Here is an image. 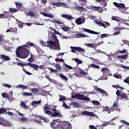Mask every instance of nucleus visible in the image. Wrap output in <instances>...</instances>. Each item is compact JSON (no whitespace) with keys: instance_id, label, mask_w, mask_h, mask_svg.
I'll use <instances>...</instances> for the list:
<instances>
[{"instance_id":"64","label":"nucleus","mask_w":129,"mask_h":129,"mask_svg":"<svg viewBox=\"0 0 129 129\" xmlns=\"http://www.w3.org/2000/svg\"><path fill=\"white\" fill-rule=\"evenodd\" d=\"M89 127L90 129H97V128H96V127L94 126L93 125H90Z\"/></svg>"},{"instance_id":"45","label":"nucleus","mask_w":129,"mask_h":129,"mask_svg":"<svg viewBox=\"0 0 129 129\" xmlns=\"http://www.w3.org/2000/svg\"><path fill=\"white\" fill-rule=\"evenodd\" d=\"M28 15L30 16V17H35L36 16V14L35 13L32 11H30L28 12Z\"/></svg>"},{"instance_id":"34","label":"nucleus","mask_w":129,"mask_h":129,"mask_svg":"<svg viewBox=\"0 0 129 129\" xmlns=\"http://www.w3.org/2000/svg\"><path fill=\"white\" fill-rule=\"evenodd\" d=\"M2 97H3V98H8V99L10 100V98H9V95L7 94V93H6L5 92L2 94Z\"/></svg>"},{"instance_id":"42","label":"nucleus","mask_w":129,"mask_h":129,"mask_svg":"<svg viewBox=\"0 0 129 129\" xmlns=\"http://www.w3.org/2000/svg\"><path fill=\"white\" fill-rule=\"evenodd\" d=\"M18 25L19 28H23V27H24V23H23L20 21H18Z\"/></svg>"},{"instance_id":"53","label":"nucleus","mask_w":129,"mask_h":129,"mask_svg":"<svg viewBox=\"0 0 129 129\" xmlns=\"http://www.w3.org/2000/svg\"><path fill=\"white\" fill-rule=\"evenodd\" d=\"M65 100H66V97L62 96L59 99L58 101H65Z\"/></svg>"},{"instance_id":"31","label":"nucleus","mask_w":129,"mask_h":129,"mask_svg":"<svg viewBox=\"0 0 129 129\" xmlns=\"http://www.w3.org/2000/svg\"><path fill=\"white\" fill-rule=\"evenodd\" d=\"M41 102H42V101H41V100L37 101H33L32 102L31 104L32 106H34V105H35V104H39L41 103Z\"/></svg>"},{"instance_id":"17","label":"nucleus","mask_w":129,"mask_h":129,"mask_svg":"<svg viewBox=\"0 0 129 129\" xmlns=\"http://www.w3.org/2000/svg\"><path fill=\"white\" fill-rule=\"evenodd\" d=\"M61 17L63 18L64 19H67L68 21H71V20H73V16L71 15H68L67 14H61Z\"/></svg>"},{"instance_id":"1","label":"nucleus","mask_w":129,"mask_h":129,"mask_svg":"<svg viewBox=\"0 0 129 129\" xmlns=\"http://www.w3.org/2000/svg\"><path fill=\"white\" fill-rule=\"evenodd\" d=\"M29 46L34 48L37 46L36 45L32 42H26V45L19 46L16 50V55L18 58H21V59L28 58L29 55H30V51L26 48H29Z\"/></svg>"},{"instance_id":"39","label":"nucleus","mask_w":129,"mask_h":129,"mask_svg":"<svg viewBox=\"0 0 129 129\" xmlns=\"http://www.w3.org/2000/svg\"><path fill=\"white\" fill-rule=\"evenodd\" d=\"M74 61L78 64H82V61L77 58H75Z\"/></svg>"},{"instance_id":"14","label":"nucleus","mask_w":129,"mask_h":129,"mask_svg":"<svg viewBox=\"0 0 129 129\" xmlns=\"http://www.w3.org/2000/svg\"><path fill=\"white\" fill-rule=\"evenodd\" d=\"M50 125L51 127L56 128V127H58V125H60V123L57 122V120H53L52 122L50 123Z\"/></svg>"},{"instance_id":"13","label":"nucleus","mask_w":129,"mask_h":129,"mask_svg":"<svg viewBox=\"0 0 129 129\" xmlns=\"http://www.w3.org/2000/svg\"><path fill=\"white\" fill-rule=\"evenodd\" d=\"M83 31L89 33V34H92L93 35H98V32L91 30L90 29H87L86 28H82Z\"/></svg>"},{"instance_id":"62","label":"nucleus","mask_w":129,"mask_h":129,"mask_svg":"<svg viewBox=\"0 0 129 129\" xmlns=\"http://www.w3.org/2000/svg\"><path fill=\"white\" fill-rule=\"evenodd\" d=\"M101 80H107V76L104 77V76H101L100 78Z\"/></svg>"},{"instance_id":"12","label":"nucleus","mask_w":129,"mask_h":129,"mask_svg":"<svg viewBox=\"0 0 129 129\" xmlns=\"http://www.w3.org/2000/svg\"><path fill=\"white\" fill-rule=\"evenodd\" d=\"M91 10H94L95 12H99V13H102L103 12V9L96 6H91Z\"/></svg>"},{"instance_id":"54","label":"nucleus","mask_w":129,"mask_h":129,"mask_svg":"<svg viewBox=\"0 0 129 129\" xmlns=\"http://www.w3.org/2000/svg\"><path fill=\"white\" fill-rule=\"evenodd\" d=\"M92 103L95 105H99V102H98V101H92Z\"/></svg>"},{"instance_id":"29","label":"nucleus","mask_w":129,"mask_h":129,"mask_svg":"<svg viewBox=\"0 0 129 129\" xmlns=\"http://www.w3.org/2000/svg\"><path fill=\"white\" fill-rule=\"evenodd\" d=\"M1 58H2V59H3L4 60H11V58H10L9 56L5 55L4 54H2L1 55Z\"/></svg>"},{"instance_id":"27","label":"nucleus","mask_w":129,"mask_h":129,"mask_svg":"<svg viewBox=\"0 0 129 129\" xmlns=\"http://www.w3.org/2000/svg\"><path fill=\"white\" fill-rule=\"evenodd\" d=\"M75 10H77V11H85V8L80 7L79 6H76L75 7Z\"/></svg>"},{"instance_id":"57","label":"nucleus","mask_w":129,"mask_h":129,"mask_svg":"<svg viewBox=\"0 0 129 129\" xmlns=\"http://www.w3.org/2000/svg\"><path fill=\"white\" fill-rule=\"evenodd\" d=\"M62 30H63V31H64V32H67L68 31H69V28L65 27V26H63L62 28H61Z\"/></svg>"},{"instance_id":"28","label":"nucleus","mask_w":129,"mask_h":129,"mask_svg":"<svg viewBox=\"0 0 129 129\" xmlns=\"http://www.w3.org/2000/svg\"><path fill=\"white\" fill-rule=\"evenodd\" d=\"M5 112H7V109L6 108L3 107L0 108V114H4Z\"/></svg>"},{"instance_id":"55","label":"nucleus","mask_w":129,"mask_h":129,"mask_svg":"<svg viewBox=\"0 0 129 129\" xmlns=\"http://www.w3.org/2000/svg\"><path fill=\"white\" fill-rule=\"evenodd\" d=\"M15 5L18 9H21L22 8V4L21 3H18L17 2L15 3Z\"/></svg>"},{"instance_id":"41","label":"nucleus","mask_w":129,"mask_h":129,"mask_svg":"<svg viewBox=\"0 0 129 129\" xmlns=\"http://www.w3.org/2000/svg\"><path fill=\"white\" fill-rule=\"evenodd\" d=\"M28 61L29 62V63H33V62H34V57L31 55V57L28 59Z\"/></svg>"},{"instance_id":"9","label":"nucleus","mask_w":129,"mask_h":129,"mask_svg":"<svg viewBox=\"0 0 129 129\" xmlns=\"http://www.w3.org/2000/svg\"><path fill=\"white\" fill-rule=\"evenodd\" d=\"M113 4L116 8H118L119 10H120V9H124V11H126V10H127V8H125V5L123 3H117L116 2H114Z\"/></svg>"},{"instance_id":"59","label":"nucleus","mask_w":129,"mask_h":129,"mask_svg":"<svg viewBox=\"0 0 129 129\" xmlns=\"http://www.w3.org/2000/svg\"><path fill=\"white\" fill-rule=\"evenodd\" d=\"M53 32H54V33L55 35H59V36H61V33H59V32L56 31L55 29H53Z\"/></svg>"},{"instance_id":"38","label":"nucleus","mask_w":129,"mask_h":129,"mask_svg":"<svg viewBox=\"0 0 129 129\" xmlns=\"http://www.w3.org/2000/svg\"><path fill=\"white\" fill-rule=\"evenodd\" d=\"M54 67L57 70H61V66L59 63H55Z\"/></svg>"},{"instance_id":"33","label":"nucleus","mask_w":129,"mask_h":129,"mask_svg":"<svg viewBox=\"0 0 129 129\" xmlns=\"http://www.w3.org/2000/svg\"><path fill=\"white\" fill-rule=\"evenodd\" d=\"M89 67H90L91 68H96L97 69H99V68H100V67L95 64H91L89 66Z\"/></svg>"},{"instance_id":"56","label":"nucleus","mask_w":129,"mask_h":129,"mask_svg":"<svg viewBox=\"0 0 129 129\" xmlns=\"http://www.w3.org/2000/svg\"><path fill=\"white\" fill-rule=\"evenodd\" d=\"M100 37L103 39V38H107V37H108V35H107V34H103L100 35Z\"/></svg>"},{"instance_id":"2","label":"nucleus","mask_w":129,"mask_h":129,"mask_svg":"<svg viewBox=\"0 0 129 129\" xmlns=\"http://www.w3.org/2000/svg\"><path fill=\"white\" fill-rule=\"evenodd\" d=\"M46 43L47 47H49L50 48V50H59L60 49H61L59 42H56V41L49 40L47 41Z\"/></svg>"},{"instance_id":"40","label":"nucleus","mask_w":129,"mask_h":129,"mask_svg":"<svg viewBox=\"0 0 129 129\" xmlns=\"http://www.w3.org/2000/svg\"><path fill=\"white\" fill-rule=\"evenodd\" d=\"M23 96H32L33 94L31 93L25 92L22 94Z\"/></svg>"},{"instance_id":"47","label":"nucleus","mask_w":129,"mask_h":129,"mask_svg":"<svg viewBox=\"0 0 129 129\" xmlns=\"http://www.w3.org/2000/svg\"><path fill=\"white\" fill-rule=\"evenodd\" d=\"M44 112H45V113H46V114H48V115H50L52 116V113H53L52 111H50L49 110H46V111H44Z\"/></svg>"},{"instance_id":"52","label":"nucleus","mask_w":129,"mask_h":129,"mask_svg":"<svg viewBox=\"0 0 129 129\" xmlns=\"http://www.w3.org/2000/svg\"><path fill=\"white\" fill-rule=\"evenodd\" d=\"M62 107L66 109H68V108H69V106H68V105L66 104V103H65V102H63Z\"/></svg>"},{"instance_id":"44","label":"nucleus","mask_w":129,"mask_h":129,"mask_svg":"<svg viewBox=\"0 0 129 129\" xmlns=\"http://www.w3.org/2000/svg\"><path fill=\"white\" fill-rule=\"evenodd\" d=\"M31 92L32 93H37V92H39V90L37 88H32L31 89Z\"/></svg>"},{"instance_id":"4","label":"nucleus","mask_w":129,"mask_h":129,"mask_svg":"<svg viewBox=\"0 0 129 129\" xmlns=\"http://www.w3.org/2000/svg\"><path fill=\"white\" fill-rule=\"evenodd\" d=\"M72 98H76V99H80L81 100H84L85 101H89V100H90V98L88 97H85L83 95H80L78 93L72 95Z\"/></svg>"},{"instance_id":"37","label":"nucleus","mask_w":129,"mask_h":129,"mask_svg":"<svg viewBox=\"0 0 129 129\" xmlns=\"http://www.w3.org/2000/svg\"><path fill=\"white\" fill-rule=\"evenodd\" d=\"M120 97H121V98H122V99H126V98H127V96L126 95H125V93L122 92V94L120 95Z\"/></svg>"},{"instance_id":"8","label":"nucleus","mask_w":129,"mask_h":129,"mask_svg":"<svg viewBox=\"0 0 129 129\" xmlns=\"http://www.w3.org/2000/svg\"><path fill=\"white\" fill-rule=\"evenodd\" d=\"M52 110V117H61L62 116V114L60 113V111L59 110H57L55 108L51 109Z\"/></svg>"},{"instance_id":"23","label":"nucleus","mask_w":129,"mask_h":129,"mask_svg":"<svg viewBox=\"0 0 129 129\" xmlns=\"http://www.w3.org/2000/svg\"><path fill=\"white\" fill-rule=\"evenodd\" d=\"M42 15L43 16H44V17H47V18H53V15L51 14H49L48 13H41Z\"/></svg>"},{"instance_id":"60","label":"nucleus","mask_w":129,"mask_h":129,"mask_svg":"<svg viewBox=\"0 0 129 129\" xmlns=\"http://www.w3.org/2000/svg\"><path fill=\"white\" fill-rule=\"evenodd\" d=\"M103 110L104 111H107V110H109V107L108 106L103 107Z\"/></svg>"},{"instance_id":"10","label":"nucleus","mask_w":129,"mask_h":129,"mask_svg":"<svg viewBox=\"0 0 129 129\" xmlns=\"http://www.w3.org/2000/svg\"><path fill=\"white\" fill-rule=\"evenodd\" d=\"M82 115H86V116H93L94 117L95 116V114L92 112H88L87 111H84L82 112Z\"/></svg>"},{"instance_id":"61","label":"nucleus","mask_w":129,"mask_h":129,"mask_svg":"<svg viewBox=\"0 0 129 129\" xmlns=\"http://www.w3.org/2000/svg\"><path fill=\"white\" fill-rule=\"evenodd\" d=\"M4 86L5 87H7L8 88H12V86L11 85L8 84H4Z\"/></svg>"},{"instance_id":"51","label":"nucleus","mask_w":129,"mask_h":129,"mask_svg":"<svg viewBox=\"0 0 129 129\" xmlns=\"http://www.w3.org/2000/svg\"><path fill=\"white\" fill-rule=\"evenodd\" d=\"M112 21H116V22H120L119 19H117V17L116 16H113L111 18Z\"/></svg>"},{"instance_id":"58","label":"nucleus","mask_w":129,"mask_h":129,"mask_svg":"<svg viewBox=\"0 0 129 129\" xmlns=\"http://www.w3.org/2000/svg\"><path fill=\"white\" fill-rule=\"evenodd\" d=\"M116 94L117 96H120V95H121V91L118 90H117V91L116 92Z\"/></svg>"},{"instance_id":"19","label":"nucleus","mask_w":129,"mask_h":129,"mask_svg":"<svg viewBox=\"0 0 129 129\" xmlns=\"http://www.w3.org/2000/svg\"><path fill=\"white\" fill-rule=\"evenodd\" d=\"M1 125H3V126H10L11 123L9 121L5 120V119H4Z\"/></svg>"},{"instance_id":"7","label":"nucleus","mask_w":129,"mask_h":129,"mask_svg":"<svg viewBox=\"0 0 129 129\" xmlns=\"http://www.w3.org/2000/svg\"><path fill=\"white\" fill-rule=\"evenodd\" d=\"M103 44V41L101 42H98L97 43H85V46L87 47H89V48H93V49H95L98 46H99Z\"/></svg>"},{"instance_id":"3","label":"nucleus","mask_w":129,"mask_h":129,"mask_svg":"<svg viewBox=\"0 0 129 129\" xmlns=\"http://www.w3.org/2000/svg\"><path fill=\"white\" fill-rule=\"evenodd\" d=\"M17 66H30L31 68H34L35 71H38V69H39V66L38 64H36L35 63H23L22 62H17Z\"/></svg>"},{"instance_id":"20","label":"nucleus","mask_w":129,"mask_h":129,"mask_svg":"<svg viewBox=\"0 0 129 129\" xmlns=\"http://www.w3.org/2000/svg\"><path fill=\"white\" fill-rule=\"evenodd\" d=\"M5 14H7V15H9V13H8V12L4 11V14H0V19H9V16H7Z\"/></svg>"},{"instance_id":"18","label":"nucleus","mask_w":129,"mask_h":129,"mask_svg":"<svg viewBox=\"0 0 129 129\" xmlns=\"http://www.w3.org/2000/svg\"><path fill=\"white\" fill-rule=\"evenodd\" d=\"M85 20L83 19L79 18L76 20V23L78 25H81L82 24H84Z\"/></svg>"},{"instance_id":"25","label":"nucleus","mask_w":129,"mask_h":129,"mask_svg":"<svg viewBox=\"0 0 129 129\" xmlns=\"http://www.w3.org/2000/svg\"><path fill=\"white\" fill-rule=\"evenodd\" d=\"M128 57L127 54L124 55H118L117 56V59H122L123 60H124L126 59V57Z\"/></svg>"},{"instance_id":"46","label":"nucleus","mask_w":129,"mask_h":129,"mask_svg":"<svg viewBox=\"0 0 129 129\" xmlns=\"http://www.w3.org/2000/svg\"><path fill=\"white\" fill-rule=\"evenodd\" d=\"M52 40H54V41H58V38H57V36L55 35V34L52 33Z\"/></svg>"},{"instance_id":"35","label":"nucleus","mask_w":129,"mask_h":129,"mask_svg":"<svg viewBox=\"0 0 129 129\" xmlns=\"http://www.w3.org/2000/svg\"><path fill=\"white\" fill-rule=\"evenodd\" d=\"M9 12H10L12 14H14L15 13H17V12H18V10L16 9L10 8L9 9Z\"/></svg>"},{"instance_id":"5","label":"nucleus","mask_w":129,"mask_h":129,"mask_svg":"<svg viewBox=\"0 0 129 129\" xmlns=\"http://www.w3.org/2000/svg\"><path fill=\"white\" fill-rule=\"evenodd\" d=\"M70 48L73 53H76V51H78V52H80V53H85V49H83L81 47L71 46Z\"/></svg>"},{"instance_id":"50","label":"nucleus","mask_w":129,"mask_h":129,"mask_svg":"<svg viewBox=\"0 0 129 129\" xmlns=\"http://www.w3.org/2000/svg\"><path fill=\"white\" fill-rule=\"evenodd\" d=\"M20 105L23 106L24 108H26V109L28 108V106L24 102H21Z\"/></svg>"},{"instance_id":"22","label":"nucleus","mask_w":129,"mask_h":129,"mask_svg":"<svg viewBox=\"0 0 129 129\" xmlns=\"http://www.w3.org/2000/svg\"><path fill=\"white\" fill-rule=\"evenodd\" d=\"M96 91L100 92V93H104V95H105V96H107L108 95L107 93H106L105 91L99 88H98L97 89H96Z\"/></svg>"},{"instance_id":"16","label":"nucleus","mask_w":129,"mask_h":129,"mask_svg":"<svg viewBox=\"0 0 129 129\" xmlns=\"http://www.w3.org/2000/svg\"><path fill=\"white\" fill-rule=\"evenodd\" d=\"M51 5L53 6L58 7H63V6H66V4L65 3H62L60 2H58L57 3H51Z\"/></svg>"},{"instance_id":"15","label":"nucleus","mask_w":129,"mask_h":129,"mask_svg":"<svg viewBox=\"0 0 129 129\" xmlns=\"http://www.w3.org/2000/svg\"><path fill=\"white\" fill-rule=\"evenodd\" d=\"M63 67V70L64 71V72H66L68 71V69H70V70H72V69H73V68L66 63H63V65L62 66Z\"/></svg>"},{"instance_id":"30","label":"nucleus","mask_w":129,"mask_h":129,"mask_svg":"<svg viewBox=\"0 0 129 129\" xmlns=\"http://www.w3.org/2000/svg\"><path fill=\"white\" fill-rule=\"evenodd\" d=\"M39 117L42 120H44V122H49L50 121V120L49 119H48V118H46L45 117H42L41 116H39Z\"/></svg>"},{"instance_id":"26","label":"nucleus","mask_w":129,"mask_h":129,"mask_svg":"<svg viewBox=\"0 0 129 129\" xmlns=\"http://www.w3.org/2000/svg\"><path fill=\"white\" fill-rule=\"evenodd\" d=\"M113 77H115V78H117V79H119L122 78L121 75L118 74V73H116L115 74H113Z\"/></svg>"},{"instance_id":"36","label":"nucleus","mask_w":129,"mask_h":129,"mask_svg":"<svg viewBox=\"0 0 129 129\" xmlns=\"http://www.w3.org/2000/svg\"><path fill=\"white\" fill-rule=\"evenodd\" d=\"M59 76L62 79H63V80H66V81H67L68 80V78L66 76H64L63 75L60 74Z\"/></svg>"},{"instance_id":"32","label":"nucleus","mask_w":129,"mask_h":129,"mask_svg":"<svg viewBox=\"0 0 129 129\" xmlns=\"http://www.w3.org/2000/svg\"><path fill=\"white\" fill-rule=\"evenodd\" d=\"M53 23H54V24H57V25H63V24H64V23L61 22L60 20H57V19L53 20Z\"/></svg>"},{"instance_id":"6","label":"nucleus","mask_w":129,"mask_h":129,"mask_svg":"<svg viewBox=\"0 0 129 129\" xmlns=\"http://www.w3.org/2000/svg\"><path fill=\"white\" fill-rule=\"evenodd\" d=\"M61 129H72L71 124L67 121H63L61 123Z\"/></svg>"},{"instance_id":"43","label":"nucleus","mask_w":129,"mask_h":129,"mask_svg":"<svg viewBox=\"0 0 129 129\" xmlns=\"http://www.w3.org/2000/svg\"><path fill=\"white\" fill-rule=\"evenodd\" d=\"M20 88H22V89H28V86H25L24 85H19L18 86Z\"/></svg>"},{"instance_id":"49","label":"nucleus","mask_w":129,"mask_h":129,"mask_svg":"<svg viewBox=\"0 0 129 129\" xmlns=\"http://www.w3.org/2000/svg\"><path fill=\"white\" fill-rule=\"evenodd\" d=\"M71 105H74L75 107H78V106H79V104H78V103L73 102L71 103Z\"/></svg>"},{"instance_id":"11","label":"nucleus","mask_w":129,"mask_h":129,"mask_svg":"<svg viewBox=\"0 0 129 129\" xmlns=\"http://www.w3.org/2000/svg\"><path fill=\"white\" fill-rule=\"evenodd\" d=\"M112 111H114V110H118V102L116 101L113 104L112 107L110 108Z\"/></svg>"},{"instance_id":"63","label":"nucleus","mask_w":129,"mask_h":129,"mask_svg":"<svg viewBox=\"0 0 129 129\" xmlns=\"http://www.w3.org/2000/svg\"><path fill=\"white\" fill-rule=\"evenodd\" d=\"M124 82L125 83H127L129 85V77L127 78V79L124 80Z\"/></svg>"},{"instance_id":"24","label":"nucleus","mask_w":129,"mask_h":129,"mask_svg":"<svg viewBox=\"0 0 129 129\" xmlns=\"http://www.w3.org/2000/svg\"><path fill=\"white\" fill-rule=\"evenodd\" d=\"M77 36H78L77 37V38H89V36L87 35H85V33L84 34H76Z\"/></svg>"},{"instance_id":"21","label":"nucleus","mask_w":129,"mask_h":129,"mask_svg":"<svg viewBox=\"0 0 129 129\" xmlns=\"http://www.w3.org/2000/svg\"><path fill=\"white\" fill-rule=\"evenodd\" d=\"M101 71L103 72V75H107L109 72H110V71L106 68H102Z\"/></svg>"},{"instance_id":"48","label":"nucleus","mask_w":129,"mask_h":129,"mask_svg":"<svg viewBox=\"0 0 129 129\" xmlns=\"http://www.w3.org/2000/svg\"><path fill=\"white\" fill-rule=\"evenodd\" d=\"M23 68V71H24V73H26V74H27V75H32V73L27 71L26 69L24 68V67H22Z\"/></svg>"}]
</instances>
